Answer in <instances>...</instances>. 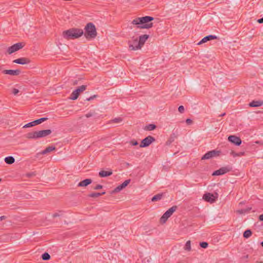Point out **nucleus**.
Segmentation results:
<instances>
[{
    "label": "nucleus",
    "mask_w": 263,
    "mask_h": 263,
    "mask_svg": "<svg viewBox=\"0 0 263 263\" xmlns=\"http://www.w3.org/2000/svg\"><path fill=\"white\" fill-rule=\"evenodd\" d=\"M42 258L44 260H48L50 259V255L47 252H45L42 255Z\"/></svg>",
    "instance_id": "obj_32"
},
{
    "label": "nucleus",
    "mask_w": 263,
    "mask_h": 263,
    "mask_svg": "<svg viewBox=\"0 0 263 263\" xmlns=\"http://www.w3.org/2000/svg\"><path fill=\"white\" fill-rule=\"evenodd\" d=\"M13 62L18 64L24 65L29 64L30 62V60L26 58H21L14 60Z\"/></svg>",
    "instance_id": "obj_14"
},
{
    "label": "nucleus",
    "mask_w": 263,
    "mask_h": 263,
    "mask_svg": "<svg viewBox=\"0 0 263 263\" xmlns=\"http://www.w3.org/2000/svg\"><path fill=\"white\" fill-rule=\"evenodd\" d=\"M130 143L133 146H136L138 144V142L134 139L131 140Z\"/></svg>",
    "instance_id": "obj_42"
},
{
    "label": "nucleus",
    "mask_w": 263,
    "mask_h": 263,
    "mask_svg": "<svg viewBox=\"0 0 263 263\" xmlns=\"http://www.w3.org/2000/svg\"><path fill=\"white\" fill-rule=\"evenodd\" d=\"M47 119H48L47 118H42L39 119L34 120V123H35V125H38V124H40L42 123V122L46 121Z\"/></svg>",
    "instance_id": "obj_31"
},
{
    "label": "nucleus",
    "mask_w": 263,
    "mask_h": 263,
    "mask_svg": "<svg viewBox=\"0 0 263 263\" xmlns=\"http://www.w3.org/2000/svg\"><path fill=\"white\" fill-rule=\"evenodd\" d=\"M103 187V185L101 184H97L96 186L93 187L94 190H97L99 189H101Z\"/></svg>",
    "instance_id": "obj_43"
},
{
    "label": "nucleus",
    "mask_w": 263,
    "mask_h": 263,
    "mask_svg": "<svg viewBox=\"0 0 263 263\" xmlns=\"http://www.w3.org/2000/svg\"><path fill=\"white\" fill-rule=\"evenodd\" d=\"M252 234V232L251 230L248 229L246 230L243 234V236L245 238H249Z\"/></svg>",
    "instance_id": "obj_27"
},
{
    "label": "nucleus",
    "mask_w": 263,
    "mask_h": 263,
    "mask_svg": "<svg viewBox=\"0 0 263 263\" xmlns=\"http://www.w3.org/2000/svg\"><path fill=\"white\" fill-rule=\"evenodd\" d=\"M14 161L15 159L12 156H8L5 158V162L8 164H12Z\"/></svg>",
    "instance_id": "obj_23"
},
{
    "label": "nucleus",
    "mask_w": 263,
    "mask_h": 263,
    "mask_svg": "<svg viewBox=\"0 0 263 263\" xmlns=\"http://www.w3.org/2000/svg\"><path fill=\"white\" fill-rule=\"evenodd\" d=\"M128 44L129 48L131 50H136L141 48L137 37L133 36L131 40L128 41Z\"/></svg>",
    "instance_id": "obj_6"
},
{
    "label": "nucleus",
    "mask_w": 263,
    "mask_h": 263,
    "mask_svg": "<svg viewBox=\"0 0 263 263\" xmlns=\"http://www.w3.org/2000/svg\"><path fill=\"white\" fill-rule=\"evenodd\" d=\"M202 198L206 202L211 203L214 202L216 201V198L214 195L210 193H206L203 196Z\"/></svg>",
    "instance_id": "obj_11"
},
{
    "label": "nucleus",
    "mask_w": 263,
    "mask_h": 263,
    "mask_svg": "<svg viewBox=\"0 0 263 263\" xmlns=\"http://www.w3.org/2000/svg\"><path fill=\"white\" fill-rule=\"evenodd\" d=\"M155 138L151 136H148L143 139L140 143V147H145L148 146L153 142L155 141Z\"/></svg>",
    "instance_id": "obj_9"
},
{
    "label": "nucleus",
    "mask_w": 263,
    "mask_h": 263,
    "mask_svg": "<svg viewBox=\"0 0 263 263\" xmlns=\"http://www.w3.org/2000/svg\"><path fill=\"white\" fill-rule=\"evenodd\" d=\"M164 196V193H159L154 196L152 198V201L155 202L161 200Z\"/></svg>",
    "instance_id": "obj_21"
},
{
    "label": "nucleus",
    "mask_w": 263,
    "mask_h": 263,
    "mask_svg": "<svg viewBox=\"0 0 263 263\" xmlns=\"http://www.w3.org/2000/svg\"><path fill=\"white\" fill-rule=\"evenodd\" d=\"M19 92V90L18 89H16V88H13V90H12V93L14 95H16Z\"/></svg>",
    "instance_id": "obj_44"
},
{
    "label": "nucleus",
    "mask_w": 263,
    "mask_h": 263,
    "mask_svg": "<svg viewBox=\"0 0 263 263\" xmlns=\"http://www.w3.org/2000/svg\"><path fill=\"white\" fill-rule=\"evenodd\" d=\"M176 137V136H175V134H173L172 135H171V136L170 137V138H169V139L166 142V144L167 145H169L172 142H173L174 141V138Z\"/></svg>",
    "instance_id": "obj_34"
},
{
    "label": "nucleus",
    "mask_w": 263,
    "mask_h": 263,
    "mask_svg": "<svg viewBox=\"0 0 263 263\" xmlns=\"http://www.w3.org/2000/svg\"><path fill=\"white\" fill-rule=\"evenodd\" d=\"M122 121V118L121 117L116 118L109 121V123H119Z\"/></svg>",
    "instance_id": "obj_29"
},
{
    "label": "nucleus",
    "mask_w": 263,
    "mask_h": 263,
    "mask_svg": "<svg viewBox=\"0 0 263 263\" xmlns=\"http://www.w3.org/2000/svg\"><path fill=\"white\" fill-rule=\"evenodd\" d=\"M156 125L154 124H149L145 126L144 129L145 130H153L156 128Z\"/></svg>",
    "instance_id": "obj_25"
},
{
    "label": "nucleus",
    "mask_w": 263,
    "mask_h": 263,
    "mask_svg": "<svg viewBox=\"0 0 263 263\" xmlns=\"http://www.w3.org/2000/svg\"><path fill=\"white\" fill-rule=\"evenodd\" d=\"M55 149V146H49L47 147L44 150L41 152L42 155L46 154Z\"/></svg>",
    "instance_id": "obj_20"
},
{
    "label": "nucleus",
    "mask_w": 263,
    "mask_h": 263,
    "mask_svg": "<svg viewBox=\"0 0 263 263\" xmlns=\"http://www.w3.org/2000/svg\"><path fill=\"white\" fill-rule=\"evenodd\" d=\"M79 95H78L77 92H75V90H73L72 92L70 95V99L72 100H75L77 99L79 97Z\"/></svg>",
    "instance_id": "obj_30"
},
{
    "label": "nucleus",
    "mask_w": 263,
    "mask_h": 263,
    "mask_svg": "<svg viewBox=\"0 0 263 263\" xmlns=\"http://www.w3.org/2000/svg\"><path fill=\"white\" fill-rule=\"evenodd\" d=\"M85 30L84 36L87 40L95 39L97 36L96 28L93 23H89L87 24L85 27Z\"/></svg>",
    "instance_id": "obj_4"
},
{
    "label": "nucleus",
    "mask_w": 263,
    "mask_h": 263,
    "mask_svg": "<svg viewBox=\"0 0 263 263\" xmlns=\"http://www.w3.org/2000/svg\"><path fill=\"white\" fill-rule=\"evenodd\" d=\"M177 209V205H174L168 210H167L161 216L160 219V221L161 223H164L166 222L169 217H170L174 212Z\"/></svg>",
    "instance_id": "obj_5"
},
{
    "label": "nucleus",
    "mask_w": 263,
    "mask_h": 263,
    "mask_svg": "<svg viewBox=\"0 0 263 263\" xmlns=\"http://www.w3.org/2000/svg\"><path fill=\"white\" fill-rule=\"evenodd\" d=\"M32 176V174H28V176H29V177H31V176Z\"/></svg>",
    "instance_id": "obj_52"
},
{
    "label": "nucleus",
    "mask_w": 263,
    "mask_h": 263,
    "mask_svg": "<svg viewBox=\"0 0 263 263\" xmlns=\"http://www.w3.org/2000/svg\"><path fill=\"white\" fill-rule=\"evenodd\" d=\"M87 88V85H83L81 86L78 87L77 89H76L75 92H77V93H78V95H80V94L83 92L84 90H85Z\"/></svg>",
    "instance_id": "obj_22"
},
{
    "label": "nucleus",
    "mask_w": 263,
    "mask_h": 263,
    "mask_svg": "<svg viewBox=\"0 0 263 263\" xmlns=\"http://www.w3.org/2000/svg\"><path fill=\"white\" fill-rule=\"evenodd\" d=\"M34 123V121H32L31 122H29L26 124H25L24 126H23V128H28V127H32V126H34L35 125V123Z\"/></svg>",
    "instance_id": "obj_36"
},
{
    "label": "nucleus",
    "mask_w": 263,
    "mask_h": 263,
    "mask_svg": "<svg viewBox=\"0 0 263 263\" xmlns=\"http://www.w3.org/2000/svg\"><path fill=\"white\" fill-rule=\"evenodd\" d=\"M25 44L24 42H19L8 47L7 49V52L9 54H12L13 52L18 51L24 47Z\"/></svg>",
    "instance_id": "obj_7"
},
{
    "label": "nucleus",
    "mask_w": 263,
    "mask_h": 263,
    "mask_svg": "<svg viewBox=\"0 0 263 263\" xmlns=\"http://www.w3.org/2000/svg\"><path fill=\"white\" fill-rule=\"evenodd\" d=\"M193 121L191 119H187L186 120V123L187 124L190 125L192 123Z\"/></svg>",
    "instance_id": "obj_45"
},
{
    "label": "nucleus",
    "mask_w": 263,
    "mask_h": 263,
    "mask_svg": "<svg viewBox=\"0 0 263 263\" xmlns=\"http://www.w3.org/2000/svg\"><path fill=\"white\" fill-rule=\"evenodd\" d=\"M225 115H226V113H225V112H224V113H223V114H222L220 115L219 116V117H223V116H225Z\"/></svg>",
    "instance_id": "obj_51"
},
{
    "label": "nucleus",
    "mask_w": 263,
    "mask_h": 263,
    "mask_svg": "<svg viewBox=\"0 0 263 263\" xmlns=\"http://www.w3.org/2000/svg\"><path fill=\"white\" fill-rule=\"evenodd\" d=\"M51 132L50 129L31 132L27 133L26 135V137L28 139H37L49 135Z\"/></svg>",
    "instance_id": "obj_3"
},
{
    "label": "nucleus",
    "mask_w": 263,
    "mask_h": 263,
    "mask_svg": "<svg viewBox=\"0 0 263 263\" xmlns=\"http://www.w3.org/2000/svg\"><path fill=\"white\" fill-rule=\"evenodd\" d=\"M263 104V101L253 100L249 103L250 107H259Z\"/></svg>",
    "instance_id": "obj_19"
},
{
    "label": "nucleus",
    "mask_w": 263,
    "mask_h": 263,
    "mask_svg": "<svg viewBox=\"0 0 263 263\" xmlns=\"http://www.w3.org/2000/svg\"><path fill=\"white\" fill-rule=\"evenodd\" d=\"M210 152L212 153V158L214 157L219 156L221 153L220 151H217L215 149L211 151Z\"/></svg>",
    "instance_id": "obj_33"
},
{
    "label": "nucleus",
    "mask_w": 263,
    "mask_h": 263,
    "mask_svg": "<svg viewBox=\"0 0 263 263\" xmlns=\"http://www.w3.org/2000/svg\"><path fill=\"white\" fill-rule=\"evenodd\" d=\"M105 192H103L102 193H96L93 192L91 193L88 195V197H91V198H97L101 195H103L105 194Z\"/></svg>",
    "instance_id": "obj_24"
},
{
    "label": "nucleus",
    "mask_w": 263,
    "mask_h": 263,
    "mask_svg": "<svg viewBox=\"0 0 263 263\" xmlns=\"http://www.w3.org/2000/svg\"><path fill=\"white\" fill-rule=\"evenodd\" d=\"M218 37L215 35H209L204 37L198 43V45H200L204 43L209 41L212 40L217 39Z\"/></svg>",
    "instance_id": "obj_15"
},
{
    "label": "nucleus",
    "mask_w": 263,
    "mask_h": 263,
    "mask_svg": "<svg viewBox=\"0 0 263 263\" xmlns=\"http://www.w3.org/2000/svg\"><path fill=\"white\" fill-rule=\"evenodd\" d=\"M257 22L259 24L263 23V17L261 18H259L257 20Z\"/></svg>",
    "instance_id": "obj_47"
},
{
    "label": "nucleus",
    "mask_w": 263,
    "mask_h": 263,
    "mask_svg": "<svg viewBox=\"0 0 263 263\" xmlns=\"http://www.w3.org/2000/svg\"><path fill=\"white\" fill-rule=\"evenodd\" d=\"M261 246L263 247V241L262 242H261L260 243Z\"/></svg>",
    "instance_id": "obj_53"
},
{
    "label": "nucleus",
    "mask_w": 263,
    "mask_h": 263,
    "mask_svg": "<svg viewBox=\"0 0 263 263\" xmlns=\"http://www.w3.org/2000/svg\"><path fill=\"white\" fill-rule=\"evenodd\" d=\"M21 71L19 69H6L3 71V73L6 74H9L11 76H18L21 73Z\"/></svg>",
    "instance_id": "obj_13"
},
{
    "label": "nucleus",
    "mask_w": 263,
    "mask_h": 263,
    "mask_svg": "<svg viewBox=\"0 0 263 263\" xmlns=\"http://www.w3.org/2000/svg\"><path fill=\"white\" fill-rule=\"evenodd\" d=\"M149 37V35L147 34H144L139 36V40H138L139 43L141 46V47L144 44L146 41Z\"/></svg>",
    "instance_id": "obj_18"
},
{
    "label": "nucleus",
    "mask_w": 263,
    "mask_h": 263,
    "mask_svg": "<svg viewBox=\"0 0 263 263\" xmlns=\"http://www.w3.org/2000/svg\"><path fill=\"white\" fill-rule=\"evenodd\" d=\"M112 174L111 170H108V171L101 170L99 173V176L100 177L104 178L111 176Z\"/></svg>",
    "instance_id": "obj_16"
},
{
    "label": "nucleus",
    "mask_w": 263,
    "mask_h": 263,
    "mask_svg": "<svg viewBox=\"0 0 263 263\" xmlns=\"http://www.w3.org/2000/svg\"><path fill=\"white\" fill-rule=\"evenodd\" d=\"M259 219L260 221H263V214H261L259 216Z\"/></svg>",
    "instance_id": "obj_50"
},
{
    "label": "nucleus",
    "mask_w": 263,
    "mask_h": 263,
    "mask_svg": "<svg viewBox=\"0 0 263 263\" xmlns=\"http://www.w3.org/2000/svg\"><path fill=\"white\" fill-rule=\"evenodd\" d=\"M62 213H63L62 211H59V212H56V213H54L52 215V217L53 218H55V217H59V216L62 215V214H61Z\"/></svg>",
    "instance_id": "obj_38"
},
{
    "label": "nucleus",
    "mask_w": 263,
    "mask_h": 263,
    "mask_svg": "<svg viewBox=\"0 0 263 263\" xmlns=\"http://www.w3.org/2000/svg\"><path fill=\"white\" fill-rule=\"evenodd\" d=\"M154 18L150 16H145L137 17L134 19L132 23L134 25H138L137 28L139 29H149L153 27V23L151 22Z\"/></svg>",
    "instance_id": "obj_1"
},
{
    "label": "nucleus",
    "mask_w": 263,
    "mask_h": 263,
    "mask_svg": "<svg viewBox=\"0 0 263 263\" xmlns=\"http://www.w3.org/2000/svg\"><path fill=\"white\" fill-rule=\"evenodd\" d=\"M184 249L186 251H190L191 250V241L190 240H188L186 242Z\"/></svg>",
    "instance_id": "obj_35"
},
{
    "label": "nucleus",
    "mask_w": 263,
    "mask_h": 263,
    "mask_svg": "<svg viewBox=\"0 0 263 263\" xmlns=\"http://www.w3.org/2000/svg\"><path fill=\"white\" fill-rule=\"evenodd\" d=\"M6 218V216H2L0 217V220L1 221L3 220L4 219H5Z\"/></svg>",
    "instance_id": "obj_49"
},
{
    "label": "nucleus",
    "mask_w": 263,
    "mask_h": 263,
    "mask_svg": "<svg viewBox=\"0 0 263 263\" xmlns=\"http://www.w3.org/2000/svg\"><path fill=\"white\" fill-rule=\"evenodd\" d=\"M228 140L237 146H239L241 144V139L234 135H231L228 137Z\"/></svg>",
    "instance_id": "obj_12"
},
{
    "label": "nucleus",
    "mask_w": 263,
    "mask_h": 263,
    "mask_svg": "<svg viewBox=\"0 0 263 263\" xmlns=\"http://www.w3.org/2000/svg\"><path fill=\"white\" fill-rule=\"evenodd\" d=\"M178 111L180 112V113H183L184 111V106H182V105H181L179 107H178Z\"/></svg>",
    "instance_id": "obj_41"
},
{
    "label": "nucleus",
    "mask_w": 263,
    "mask_h": 263,
    "mask_svg": "<svg viewBox=\"0 0 263 263\" xmlns=\"http://www.w3.org/2000/svg\"><path fill=\"white\" fill-rule=\"evenodd\" d=\"M96 114V113L93 111V112H89L87 114H86L85 116L86 117V118H90L91 117H92L93 116L95 115Z\"/></svg>",
    "instance_id": "obj_39"
},
{
    "label": "nucleus",
    "mask_w": 263,
    "mask_h": 263,
    "mask_svg": "<svg viewBox=\"0 0 263 263\" xmlns=\"http://www.w3.org/2000/svg\"><path fill=\"white\" fill-rule=\"evenodd\" d=\"M1 180H2V179H0V181H1Z\"/></svg>",
    "instance_id": "obj_54"
},
{
    "label": "nucleus",
    "mask_w": 263,
    "mask_h": 263,
    "mask_svg": "<svg viewBox=\"0 0 263 263\" xmlns=\"http://www.w3.org/2000/svg\"><path fill=\"white\" fill-rule=\"evenodd\" d=\"M130 179L126 180L122 183H121V184L117 186L116 188H115L112 191H111L110 192V194H113L121 191L126 186H127V185L130 183Z\"/></svg>",
    "instance_id": "obj_10"
},
{
    "label": "nucleus",
    "mask_w": 263,
    "mask_h": 263,
    "mask_svg": "<svg viewBox=\"0 0 263 263\" xmlns=\"http://www.w3.org/2000/svg\"><path fill=\"white\" fill-rule=\"evenodd\" d=\"M236 154H237V153H235V152H234L233 151H232L231 152V155H232V156H233L234 157H237V155H235Z\"/></svg>",
    "instance_id": "obj_48"
},
{
    "label": "nucleus",
    "mask_w": 263,
    "mask_h": 263,
    "mask_svg": "<svg viewBox=\"0 0 263 263\" xmlns=\"http://www.w3.org/2000/svg\"><path fill=\"white\" fill-rule=\"evenodd\" d=\"M252 209V208H247L246 209H240L237 211V213L240 214H244L249 213Z\"/></svg>",
    "instance_id": "obj_26"
},
{
    "label": "nucleus",
    "mask_w": 263,
    "mask_h": 263,
    "mask_svg": "<svg viewBox=\"0 0 263 263\" xmlns=\"http://www.w3.org/2000/svg\"><path fill=\"white\" fill-rule=\"evenodd\" d=\"M232 169V168L230 166L222 167L219 170L214 171L212 174V176H219L223 175L228 172H230Z\"/></svg>",
    "instance_id": "obj_8"
},
{
    "label": "nucleus",
    "mask_w": 263,
    "mask_h": 263,
    "mask_svg": "<svg viewBox=\"0 0 263 263\" xmlns=\"http://www.w3.org/2000/svg\"><path fill=\"white\" fill-rule=\"evenodd\" d=\"M97 97H98L97 95H93V96L90 97L89 98H86L85 100L87 101H89L92 100L93 99L96 98Z\"/></svg>",
    "instance_id": "obj_40"
},
{
    "label": "nucleus",
    "mask_w": 263,
    "mask_h": 263,
    "mask_svg": "<svg viewBox=\"0 0 263 263\" xmlns=\"http://www.w3.org/2000/svg\"><path fill=\"white\" fill-rule=\"evenodd\" d=\"M244 154H245V152H243L237 153V154H236L235 155H237V157H240V156L244 155Z\"/></svg>",
    "instance_id": "obj_46"
},
{
    "label": "nucleus",
    "mask_w": 263,
    "mask_h": 263,
    "mask_svg": "<svg viewBox=\"0 0 263 263\" xmlns=\"http://www.w3.org/2000/svg\"><path fill=\"white\" fill-rule=\"evenodd\" d=\"M83 34L82 29L73 28L63 31V36L66 40H73L79 38Z\"/></svg>",
    "instance_id": "obj_2"
},
{
    "label": "nucleus",
    "mask_w": 263,
    "mask_h": 263,
    "mask_svg": "<svg viewBox=\"0 0 263 263\" xmlns=\"http://www.w3.org/2000/svg\"><path fill=\"white\" fill-rule=\"evenodd\" d=\"M92 182V180L91 179H85L81 181H80L78 184V186L79 187H86L89 184H91Z\"/></svg>",
    "instance_id": "obj_17"
},
{
    "label": "nucleus",
    "mask_w": 263,
    "mask_h": 263,
    "mask_svg": "<svg viewBox=\"0 0 263 263\" xmlns=\"http://www.w3.org/2000/svg\"><path fill=\"white\" fill-rule=\"evenodd\" d=\"M212 158V153H211L210 151L206 153L201 158L202 160H206Z\"/></svg>",
    "instance_id": "obj_28"
},
{
    "label": "nucleus",
    "mask_w": 263,
    "mask_h": 263,
    "mask_svg": "<svg viewBox=\"0 0 263 263\" xmlns=\"http://www.w3.org/2000/svg\"><path fill=\"white\" fill-rule=\"evenodd\" d=\"M199 245L200 247L205 249L208 247V243L206 242L203 241L200 242Z\"/></svg>",
    "instance_id": "obj_37"
}]
</instances>
